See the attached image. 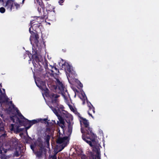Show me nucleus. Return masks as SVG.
<instances>
[{"label": "nucleus", "instance_id": "nucleus-1", "mask_svg": "<svg viewBox=\"0 0 159 159\" xmlns=\"http://www.w3.org/2000/svg\"><path fill=\"white\" fill-rule=\"evenodd\" d=\"M49 96L52 99L53 106L57 108H54L52 106L50 107L53 112L57 116L59 121V122L57 121V123L61 127V129H58L57 130L58 138L57 142L58 143L62 144L61 145L62 148L59 150V151H60L66 146L68 143L69 140L67 137L63 135L64 128L65 127V122L63 118L59 115L58 112L59 104L57 98L59 97V96L56 94L52 93L50 94Z\"/></svg>", "mask_w": 159, "mask_h": 159}, {"label": "nucleus", "instance_id": "nucleus-2", "mask_svg": "<svg viewBox=\"0 0 159 159\" xmlns=\"http://www.w3.org/2000/svg\"><path fill=\"white\" fill-rule=\"evenodd\" d=\"M82 122L85 127L87 128L86 130L84 131L83 129L81 128V132L82 133H85L88 136L84 134L82 135L83 139L92 148L93 151H95L97 153H99L100 145L98 140L96 139V136L92 132L91 129L89 127V122L85 119H83Z\"/></svg>", "mask_w": 159, "mask_h": 159}, {"label": "nucleus", "instance_id": "nucleus-3", "mask_svg": "<svg viewBox=\"0 0 159 159\" xmlns=\"http://www.w3.org/2000/svg\"><path fill=\"white\" fill-rule=\"evenodd\" d=\"M3 6L7 10H12L20 9L21 5L17 3L15 0H6L3 3Z\"/></svg>", "mask_w": 159, "mask_h": 159}, {"label": "nucleus", "instance_id": "nucleus-4", "mask_svg": "<svg viewBox=\"0 0 159 159\" xmlns=\"http://www.w3.org/2000/svg\"><path fill=\"white\" fill-rule=\"evenodd\" d=\"M62 68H64L66 71L69 72V74L68 75L70 78H74V76L76 75L75 72L71 68L70 66L67 62H65L64 64L62 65Z\"/></svg>", "mask_w": 159, "mask_h": 159}, {"label": "nucleus", "instance_id": "nucleus-5", "mask_svg": "<svg viewBox=\"0 0 159 159\" xmlns=\"http://www.w3.org/2000/svg\"><path fill=\"white\" fill-rule=\"evenodd\" d=\"M43 19L40 17H39L34 20L31 21L30 22L31 28L32 27L33 30H35V28L38 27L39 24L43 21Z\"/></svg>", "mask_w": 159, "mask_h": 159}, {"label": "nucleus", "instance_id": "nucleus-6", "mask_svg": "<svg viewBox=\"0 0 159 159\" xmlns=\"http://www.w3.org/2000/svg\"><path fill=\"white\" fill-rule=\"evenodd\" d=\"M55 80V82L56 83V84L58 87V89L60 90L59 92L62 95H63L64 93H65V92L66 91V89H65L63 84L61 82H60L59 79H56Z\"/></svg>", "mask_w": 159, "mask_h": 159}, {"label": "nucleus", "instance_id": "nucleus-7", "mask_svg": "<svg viewBox=\"0 0 159 159\" xmlns=\"http://www.w3.org/2000/svg\"><path fill=\"white\" fill-rule=\"evenodd\" d=\"M39 38V37L38 34H35L34 37H31L30 39L31 43L32 44L34 43L37 46H39L38 40Z\"/></svg>", "mask_w": 159, "mask_h": 159}, {"label": "nucleus", "instance_id": "nucleus-8", "mask_svg": "<svg viewBox=\"0 0 159 159\" xmlns=\"http://www.w3.org/2000/svg\"><path fill=\"white\" fill-rule=\"evenodd\" d=\"M88 103V106L89 107V110L88 111V114L93 118V117L92 116V113L93 112V113H95L94 108L90 102L89 104Z\"/></svg>", "mask_w": 159, "mask_h": 159}, {"label": "nucleus", "instance_id": "nucleus-9", "mask_svg": "<svg viewBox=\"0 0 159 159\" xmlns=\"http://www.w3.org/2000/svg\"><path fill=\"white\" fill-rule=\"evenodd\" d=\"M37 86L42 89H45L46 88L45 83L43 81H39L37 82L35 81Z\"/></svg>", "mask_w": 159, "mask_h": 159}, {"label": "nucleus", "instance_id": "nucleus-10", "mask_svg": "<svg viewBox=\"0 0 159 159\" xmlns=\"http://www.w3.org/2000/svg\"><path fill=\"white\" fill-rule=\"evenodd\" d=\"M80 98L83 101V104H84L85 102V101L87 99V97L85 94L84 92H81L79 95Z\"/></svg>", "mask_w": 159, "mask_h": 159}, {"label": "nucleus", "instance_id": "nucleus-11", "mask_svg": "<svg viewBox=\"0 0 159 159\" xmlns=\"http://www.w3.org/2000/svg\"><path fill=\"white\" fill-rule=\"evenodd\" d=\"M37 122V121L36 120H33L32 121H30L29 122V126H28L26 127V129H29L30 126L33 125L34 124Z\"/></svg>", "mask_w": 159, "mask_h": 159}, {"label": "nucleus", "instance_id": "nucleus-12", "mask_svg": "<svg viewBox=\"0 0 159 159\" xmlns=\"http://www.w3.org/2000/svg\"><path fill=\"white\" fill-rule=\"evenodd\" d=\"M10 157V156H6L4 154H2L1 158L2 159H8Z\"/></svg>", "mask_w": 159, "mask_h": 159}, {"label": "nucleus", "instance_id": "nucleus-13", "mask_svg": "<svg viewBox=\"0 0 159 159\" xmlns=\"http://www.w3.org/2000/svg\"><path fill=\"white\" fill-rule=\"evenodd\" d=\"M42 154V152L40 151V150L39 152H37L36 153V155L38 157H41Z\"/></svg>", "mask_w": 159, "mask_h": 159}, {"label": "nucleus", "instance_id": "nucleus-14", "mask_svg": "<svg viewBox=\"0 0 159 159\" xmlns=\"http://www.w3.org/2000/svg\"><path fill=\"white\" fill-rule=\"evenodd\" d=\"M18 111H17V112L18 113V115L19 116V117H20V118L21 119H25V118L24 117L22 116V115L20 114V113H18Z\"/></svg>", "mask_w": 159, "mask_h": 159}, {"label": "nucleus", "instance_id": "nucleus-15", "mask_svg": "<svg viewBox=\"0 0 159 159\" xmlns=\"http://www.w3.org/2000/svg\"><path fill=\"white\" fill-rule=\"evenodd\" d=\"M69 106L71 111L74 112L75 111V109L74 108V107L70 105H69Z\"/></svg>", "mask_w": 159, "mask_h": 159}, {"label": "nucleus", "instance_id": "nucleus-16", "mask_svg": "<svg viewBox=\"0 0 159 159\" xmlns=\"http://www.w3.org/2000/svg\"><path fill=\"white\" fill-rule=\"evenodd\" d=\"M14 126L13 124H11V125L10 126V128L11 131L14 130Z\"/></svg>", "mask_w": 159, "mask_h": 159}, {"label": "nucleus", "instance_id": "nucleus-17", "mask_svg": "<svg viewBox=\"0 0 159 159\" xmlns=\"http://www.w3.org/2000/svg\"><path fill=\"white\" fill-rule=\"evenodd\" d=\"M65 0H59V3L60 5H61L62 3Z\"/></svg>", "mask_w": 159, "mask_h": 159}, {"label": "nucleus", "instance_id": "nucleus-18", "mask_svg": "<svg viewBox=\"0 0 159 159\" xmlns=\"http://www.w3.org/2000/svg\"><path fill=\"white\" fill-rule=\"evenodd\" d=\"M17 119V120H16V121H17V123H18V122L19 123V124H20V123H22V120H21L20 119H19V118H18Z\"/></svg>", "mask_w": 159, "mask_h": 159}, {"label": "nucleus", "instance_id": "nucleus-19", "mask_svg": "<svg viewBox=\"0 0 159 159\" xmlns=\"http://www.w3.org/2000/svg\"><path fill=\"white\" fill-rule=\"evenodd\" d=\"M82 159H86V157L85 155H83L81 156Z\"/></svg>", "mask_w": 159, "mask_h": 159}, {"label": "nucleus", "instance_id": "nucleus-20", "mask_svg": "<svg viewBox=\"0 0 159 159\" xmlns=\"http://www.w3.org/2000/svg\"><path fill=\"white\" fill-rule=\"evenodd\" d=\"M5 0H0V3H2V6L3 5V3L5 2Z\"/></svg>", "mask_w": 159, "mask_h": 159}, {"label": "nucleus", "instance_id": "nucleus-21", "mask_svg": "<svg viewBox=\"0 0 159 159\" xmlns=\"http://www.w3.org/2000/svg\"><path fill=\"white\" fill-rule=\"evenodd\" d=\"M11 120H13V122H15V118H16V119H17L16 117V116H14L13 118L11 117Z\"/></svg>", "mask_w": 159, "mask_h": 159}, {"label": "nucleus", "instance_id": "nucleus-22", "mask_svg": "<svg viewBox=\"0 0 159 159\" xmlns=\"http://www.w3.org/2000/svg\"><path fill=\"white\" fill-rule=\"evenodd\" d=\"M6 9L4 7L0 8V10H6Z\"/></svg>", "mask_w": 159, "mask_h": 159}, {"label": "nucleus", "instance_id": "nucleus-23", "mask_svg": "<svg viewBox=\"0 0 159 159\" xmlns=\"http://www.w3.org/2000/svg\"><path fill=\"white\" fill-rule=\"evenodd\" d=\"M52 159H57V157L56 156H54L53 157Z\"/></svg>", "mask_w": 159, "mask_h": 159}, {"label": "nucleus", "instance_id": "nucleus-24", "mask_svg": "<svg viewBox=\"0 0 159 159\" xmlns=\"http://www.w3.org/2000/svg\"><path fill=\"white\" fill-rule=\"evenodd\" d=\"M5 11H0V12L2 13H4Z\"/></svg>", "mask_w": 159, "mask_h": 159}, {"label": "nucleus", "instance_id": "nucleus-25", "mask_svg": "<svg viewBox=\"0 0 159 159\" xmlns=\"http://www.w3.org/2000/svg\"><path fill=\"white\" fill-rule=\"evenodd\" d=\"M53 69H54L55 70H57V69L56 67H54L53 68Z\"/></svg>", "mask_w": 159, "mask_h": 159}, {"label": "nucleus", "instance_id": "nucleus-26", "mask_svg": "<svg viewBox=\"0 0 159 159\" xmlns=\"http://www.w3.org/2000/svg\"><path fill=\"white\" fill-rule=\"evenodd\" d=\"M25 0H22V4H23L24 2V1H25Z\"/></svg>", "mask_w": 159, "mask_h": 159}, {"label": "nucleus", "instance_id": "nucleus-27", "mask_svg": "<svg viewBox=\"0 0 159 159\" xmlns=\"http://www.w3.org/2000/svg\"><path fill=\"white\" fill-rule=\"evenodd\" d=\"M45 14H46L45 15H43V17H45L46 16V13H45Z\"/></svg>", "mask_w": 159, "mask_h": 159}, {"label": "nucleus", "instance_id": "nucleus-28", "mask_svg": "<svg viewBox=\"0 0 159 159\" xmlns=\"http://www.w3.org/2000/svg\"><path fill=\"white\" fill-rule=\"evenodd\" d=\"M29 31H30V32L31 33V28H29Z\"/></svg>", "mask_w": 159, "mask_h": 159}, {"label": "nucleus", "instance_id": "nucleus-29", "mask_svg": "<svg viewBox=\"0 0 159 159\" xmlns=\"http://www.w3.org/2000/svg\"><path fill=\"white\" fill-rule=\"evenodd\" d=\"M80 83V86L81 87H82V84H81Z\"/></svg>", "mask_w": 159, "mask_h": 159}, {"label": "nucleus", "instance_id": "nucleus-30", "mask_svg": "<svg viewBox=\"0 0 159 159\" xmlns=\"http://www.w3.org/2000/svg\"><path fill=\"white\" fill-rule=\"evenodd\" d=\"M47 120V119H44V121H46Z\"/></svg>", "mask_w": 159, "mask_h": 159}, {"label": "nucleus", "instance_id": "nucleus-31", "mask_svg": "<svg viewBox=\"0 0 159 159\" xmlns=\"http://www.w3.org/2000/svg\"><path fill=\"white\" fill-rule=\"evenodd\" d=\"M97 158H98V159H99V155H98V156Z\"/></svg>", "mask_w": 159, "mask_h": 159}, {"label": "nucleus", "instance_id": "nucleus-32", "mask_svg": "<svg viewBox=\"0 0 159 159\" xmlns=\"http://www.w3.org/2000/svg\"><path fill=\"white\" fill-rule=\"evenodd\" d=\"M11 107H12V108H14V106L13 105H12L11 106Z\"/></svg>", "mask_w": 159, "mask_h": 159}, {"label": "nucleus", "instance_id": "nucleus-33", "mask_svg": "<svg viewBox=\"0 0 159 159\" xmlns=\"http://www.w3.org/2000/svg\"><path fill=\"white\" fill-rule=\"evenodd\" d=\"M42 12L44 13L45 12H44V11H42Z\"/></svg>", "mask_w": 159, "mask_h": 159}, {"label": "nucleus", "instance_id": "nucleus-34", "mask_svg": "<svg viewBox=\"0 0 159 159\" xmlns=\"http://www.w3.org/2000/svg\"><path fill=\"white\" fill-rule=\"evenodd\" d=\"M63 108V106H62L61 107V108Z\"/></svg>", "mask_w": 159, "mask_h": 159}, {"label": "nucleus", "instance_id": "nucleus-35", "mask_svg": "<svg viewBox=\"0 0 159 159\" xmlns=\"http://www.w3.org/2000/svg\"><path fill=\"white\" fill-rule=\"evenodd\" d=\"M10 103L11 104V102H10Z\"/></svg>", "mask_w": 159, "mask_h": 159}, {"label": "nucleus", "instance_id": "nucleus-36", "mask_svg": "<svg viewBox=\"0 0 159 159\" xmlns=\"http://www.w3.org/2000/svg\"><path fill=\"white\" fill-rule=\"evenodd\" d=\"M1 102V100H0V102Z\"/></svg>", "mask_w": 159, "mask_h": 159}, {"label": "nucleus", "instance_id": "nucleus-37", "mask_svg": "<svg viewBox=\"0 0 159 159\" xmlns=\"http://www.w3.org/2000/svg\"><path fill=\"white\" fill-rule=\"evenodd\" d=\"M68 116H70V115H68Z\"/></svg>", "mask_w": 159, "mask_h": 159}]
</instances>
